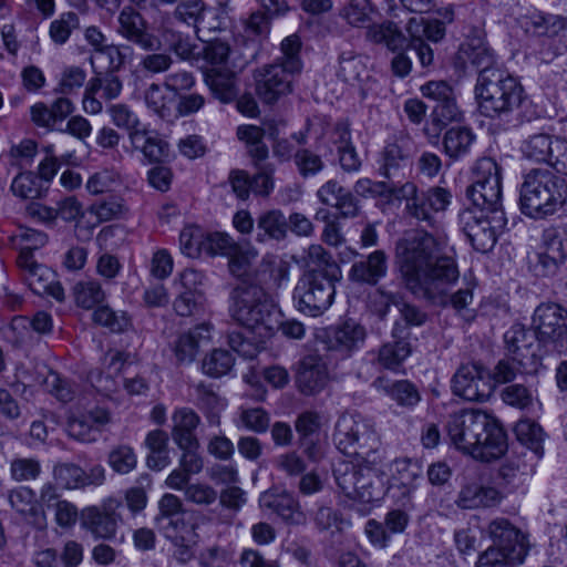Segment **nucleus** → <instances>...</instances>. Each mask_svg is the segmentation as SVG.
<instances>
[{"mask_svg":"<svg viewBox=\"0 0 567 567\" xmlns=\"http://www.w3.org/2000/svg\"><path fill=\"white\" fill-rule=\"evenodd\" d=\"M107 113L112 123L128 133L131 143H136L142 140V130L144 128L137 114L126 104L116 103L111 104Z\"/></svg>","mask_w":567,"mask_h":567,"instance_id":"58836bf2","label":"nucleus"},{"mask_svg":"<svg viewBox=\"0 0 567 567\" xmlns=\"http://www.w3.org/2000/svg\"><path fill=\"white\" fill-rule=\"evenodd\" d=\"M293 163L303 178L317 176L326 167L322 157L307 147H300L293 153Z\"/></svg>","mask_w":567,"mask_h":567,"instance_id":"4d7b16f0","label":"nucleus"},{"mask_svg":"<svg viewBox=\"0 0 567 567\" xmlns=\"http://www.w3.org/2000/svg\"><path fill=\"white\" fill-rule=\"evenodd\" d=\"M420 475L421 470L416 463L409 458H396L392 463L390 489H402V496L409 497L415 489V481Z\"/></svg>","mask_w":567,"mask_h":567,"instance_id":"f704fd0d","label":"nucleus"},{"mask_svg":"<svg viewBox=\"0 0 567 567\" xmlns=\"http://www.w3.org/2000/svg\"><path fill=\"white\" fill-rule=\"evenodd\" d=\"M506 357L517 364L522 374L537 373L542 367L540 343L535 334H532L519 324L513 326L504 334Z\"/></svg>","mask_w":567,"mask_h":567,"instance_id":"9b49d317","label":"nucleus"},{"mask_svg":"<svg viewBox=\"0 0 567 567\" xmlns=\"http://www.w3.org/2000/svg\"><path fill=\"white\" fill-rule=\"evenodd\" d=\"M410 38L427 39L432 42L441 41L446 33L445 22L439 19L425 20L423 18H411L405 27Z\"/></svg>","mask_w":567,"mask_h":567,"instance_id":"49530a36","label":"nucleus"},{"mask_svg":"<svg viewBox=\"0 0 567 567\" xmlns=\"http://www.w3.org/2000/svg\"><path fill=\"white\" fill-rule=\"evenodd\" d=\"M234 362L235 359L231 352L225 349H215L205 357L202 369L209 377L220 378L231 370Z\"/></svg>","mask_w":567,"mask_h":567,"instance_id":"13d9d810","label":"nucleus"},{"mask_svg":"<svg viewBox=\"0 0 567 567\" xmlns=\"http://www.w3.org/2000/svg\"><path fill=\"white\" fill-rule=\"evenodd\" d=\"M205 233L197 226L183 228L179 235L182 252L190 258H197L204 254Z\"/></svg>","mask_w":567,"mask_h":567,"instance_id":"0e129e2a","label":"nucleus"},{"mask_svg":"<svg viewBox=\"0 0 567 567\" xmlns=\"http://www.w3.org/2000/svg\"><path fill=\"white\" fill-rule=\"evenodd\" d=\"M308 258L315 265L308 271H320L324 276L340 277L339 266L322 246L311 245L308 248Z\"/></svg>","mask_w":567,"mask_h":567,"instance_id":"69168bd1","label":"nucleus"},{"mask_svg":"<svg viewBox=\"0 0 567 567\" xmlns=\"http://www.w3.org/2000/svg\"><path fill=\"white\" fill-rule=\"evenodd\" d=\"M91 92H99L102 90V97L106 100L116 99L123 89L121 79L115 72H99L95 76L91 78L87 82Z\"/></svg>","mask_w":567,"mask_h":567,"instance_id":"e2e57ef3","label":"nucleus"},{"mask_svg":"<svg viewBox=\"0 0 567 567\" xmlns=\"http://www.w3.org/2000/svg\"><path fill=\"white\" fill-rule=\"evenodd\" d=\"M386 272L388 257L383 250H375L351 266L349 278L358 284L374 286Z\"/></svg>","mask_w":567,"mask_h":567,"instance_id":"cd10ccee","label":"nucleus"},{"mask_svg":"<svg viewBox=\"0 0 567 567\" xmlns=\"http://www.w3.org/2000/svg\"><path fill=\"white\" fill-rule=\"evenodd\" d=\"M367 37L373 43L384 44L393 52L402 50L408 42L399 25L392 21L373 24L369 28Z\"/></svg>","mask_w":567,"mask_h":567,"instance_id":"ea45409f","label":"nucleus"},{"mask_svg":"<svg viewBox=\"0 0 567 567\" xmlns=\"http://www.w3.org/2000/svg\"><path fill=\"white\" fill-rule=\"evenodd\" d=\"M117 21V32L126 40L137 44L146 51H155L159 49V40L148 32L145 19L134 8H123L118 14Z\"/></svg>","mask_w":567,"mask_h":567,"instance_id":"412c9836","label":"nucleus"},{"mask_svg":"<svg viewBox=\"0 0 567 567\" xmlns=\"http://www.w3.org/2000/svg\"><path fill=\"white\" fill-rule=\"evenodd\" d=\"M360 429L354 436L352 454L357 460H363L371 464H382L383 455L381 441L370 421L364 417L359 421Z\"/></svg>","mask_w":567,"mask_h":567,"instance_id":"a878e982","label":"nucleus"},{"mask_svg":"<svg viewBox=\"0 0 567 567\" xmlns=\"http://www.w3.org/2000/svg\"><path fill=\"white\" fill-rule=\"evenodd\" d=\"M365 336V329L361 324L346 321L333 331L329 338L328 348L342 357H348L361 347Z\"/></svg>","mask_w":567,"mask_h":567,"instance_id":"7c9ffc66","label":"nucleus"},{"mask_svg":"<svg viewBox=\"0 0 567 567\" xmlns=\"http://www.w3.org/2000/svg\"><path fill=\"white\" fill-rule=\"evenodd\" d=\"M8 499L11 507L30 523L39 527L44 525V513L37 502L35 493L31 488L25 486L14 488L10 492Z\"/></svg>","mask_w":567,"mask_h":567,"instance_id":"2f4dec72","label":"nucleus"},{"mask_svg":"<svg viewBox=\"0 0 567 567\" xmlns=\"http://www.w3.org/2000/svg\"><path fill=\"white\" fill-rule=\"evenodd\" d=\"M259 504L260 507L276 513L287 523L300 524L303 520L298 502L289 493L267 491L260 495Z\"/></svg>","mask_w":567,"mask_h":567,"instance_id":"c85d7f7f","label":"nucleus"},{"mask_svg":"<svg viewBox=\"0 0 567 567\" xmlns=\"http://www.w3.org/2000/svg\"><path fill=\"white\" fill-rule=\"evenodd\" d=\"M453 393L466 401L484 402L494 392L491 373L477 363L461 365L452 380Z\"/></svg>","mask_w":567,"mask_h":567,"instance_id":"f8f14e48","label":"nucleus"},{"mask_svg":"<svg viewBox=\"0 0 567 567\" xmlns=\"http://www.w3.org/2000/svg\"><path fill=\"white\" fill-rule=\"evenodd\" d=\"M92 318L95 323L115 333L125 331L131 324V320L125 311H115L109 306L97 307Z\"/></svg>","mask_w":567,"mask_h":567,"instance_id":"6e6d98bb","label":"nucleus"},{"mask_svg":"<svg viewBox=\"0 0 567 567\" xmlns=\"http://www.w3.org/2000/svg\"><path fill=\"white\" fill-rule=\"evenodd\" d=\"M186 514L183 501L174 494L166 493L158 501L155 525L166 539L184 536L183 533L188 526Z\"/></svg>","mask_w":567,"mask_h":567,"instance_id":"aec40b11","label":"nucleus"},{"mask_svg":"<svg viewBox=\"0 0 567 567\" xmlns=\"http://www.w3.org/2000/svg\"><path fill=\"white\" fill-rule=\"evenodd\" d=\"M362 416L359 414L344 413L339 416L333 432V442L337 449L343 454H352L354 436L360 429L359 421Z\"/></svg>","mask_w":567,"mask_h":567,"instance_id":"a19ab883","label":"nucleus"},{"mask_svg":"<svg viewBox=\"0 0 567 567\" xmlns=\"http://www.w3.org/2000/svg\"><path fill=\"white\" fill-rule=\"evenodd\" d=\"M475 138L470 127L453 126L443 136L444 153L454 161L460 159L470 153Z\"/></svg>","mask_w":567,"mask_h":567,"instance_id":"e433bc0d","label":"nucleus"},{"mask_svg":"<svg viewBox=\"0 0 567 567\" xmlns=\"http://www.w3.org/2000/svg\"><path fill=\"white\" fill-rule=\"evenodd\" d=\"M532 327L539 342L551 344L559 353L567 351V310L560 305L540 303L534 311Z\"/></svg>","mask_w":567,"mask_h":567,"instance_id":"9d476101","label":"nucleus"},{"mask_svg":"<svg viewBox=\"0 0 567 567\" xmlns=\"http://www.w3.org/2000/svg\"><path fill=\"white\" fill-rule=\"evenodd\" d=\"M209 333V324L202 323L179 336L174 348L177 360L182 363L194 361L199 348L210 339Z\"/></svg>","mask_w":567,"mask_h":567,"instance_id":"72a5a7b5","label":"nucleus"},{"mask_svg":"<svg viewBox=\"0 0 567 567\" xmlns=\"http://www.w3.org/2000/svg\"><path fill=\"white\" fill-rule=\"evenodd\" d=\"M413 154L412 140L403 134L395 136L379 153V175L388 181L404 176L405 172L412 166Z\"/></svg>","mask_w":567,"mask_h":567,"instance_id":"2eb2a0df","label":"nucleus"},{"mask_svg":"<svg viewBox=\"0 0 567 567\" xmlns=\"http://www.w3.org/2000/svg\"><path fill=\"white\" fill-rule=\"evenodd\" d=\"M10 239L12 246L20 251L17 265H25V262L33 260V250L43 247L48 243L47 234L32 228H20Z\"/></svg>","mask_w":567,"mask_h":567,"instance_id":"c9c22d12","label":"nucleus"},{"mask_svg":"<svg viewBox=\"0 0 567 567\" xmlns=\"http://www.w3.org/2000/svg\"><path fill=\"white\" fill-rule=\"evenodd\" d=\"M544 249L566 261L567 259V228L563 226L549 227L543 233Z\"/></svg>","mask_w":567,"mask_h":567,"instance_id":"338daca9","label":"nucleus"},{"mask_svg":"<svg viewBox=\"0 0 567 567\" xmlns=\"http://www.w3.org/2000/svg\"><path fill=\"white\" fill-rule=\"evenodd\" d=\"M485 534L492 540L488 548H497L509 555L515 563L522 564L528 553L524 533L505 517H497L488 523Z\"/></svg>","mask_w":567,"mask_h":567,"instance_id":"ddd939ff","label":"nucleus"},{"mask_svg":"<svg viewBox=\"0 0 567 567\" xmlns=\"http://www.w3.org/2000/svg\"><path fill=\"white\" fill-rule=\"evenodd\" d=\"M230 313L240 326L267 339L279 330L281 311L270 293L257 284L240 282L230 295Z\"/></svg>","mask_w":567,"mask_h":567,"instance_id":"f03ea898","label":"nucleus"},{"mask_svg":"<svg viewBox=\"0 0 567 567\" xmlns=\"http://www.w3.org/2000/svg\"><path fill=\"white\" fill-rule=\"evenodd\" d=\"M144 100L147 109L153 111L163 120H168L173 115L175 96L164 86L152 83L144 93Z\"/></svg>","mask_w":567,"mask_h":567,"instance_id":"c03bdc74","label":"nucleus"},{"mask_svg":"<svg viewBox=\"0 0 567 567\" xmlns=\"http://www.w3.org/2000/svg\"><path fill=\"white\" fill-rule=\"evenodd\" d=\"M53 477L62 488H83L84 470L74 463H58L53 467Z\"/></svg>","mask_w":567,"mask_h":567,"instance_id":"052dcab7","label":"nucleus"},{"mask_svg":"<svg viewBox=\"0 0 567 567\" xmlns=\"http://www.w3.org/2000/svg\"><path fill=\"white\" fill-rule=\"evenodd\" d=\"M142 140L132 143L133 147L141 150L150 162H162L169 155L168 144L157 136L147 135V130H142Z\"/></svg>","mask_w":567,"mask_h":567,"instance_id":"680f3d73","label":"nucleus"},{"mask_svg":"<svg viewBox=\"0 0 567 567\" xmlns=\"http://www.w3.org/2000/svg\"><path fill=\"white\" fill-rule=\"evenodd\" d=\"M121 507L122 503L115 498L107 499L101 507H87L82 511L81 524L95 538L112 539L122 522Z\"/></svg>","mask_w":567,"mask_h":567,"instance_id":"f3484780","label":"nucleus"},{"mask_svg":"<svg viewBox=\"0 0 567 567\" xmlns=\"http://www.w3.org/2000/svg\"><path fill=\"white\" fill-rule=\"evenodd\" d=\"M288 220L279 209L262 213L257 219L256 239L265 243L268 239L281 240L287 235Z\"/></svg>","mask_w":567,"mask_h":567,"instance_id":"4c0bfd02","label":"nucleus"},{"mask_svg":"<svg viewBox=\"0 0 567 567\" xmlns=\"http://www.w3.org/2000/svg\"><path fill=\"white\" fill-rule=\"evenodd\" d=\"M475 94L481 113L492 118L513 113L525 100L523 85L503 69L481 70Z\"/></svg>","mask_w":567,"mask_h":567,"instance_id":"20e7f679","label":"nucleus"},{"mask_svg":"<svg viewBox=\"0 0 567 567\" xmlns=\"http://www.w3.org/2000/svg\"><path fill=\"white\" fill-rule=\"evenodd\" d=\"M302 42L298 34H290L286 37L280 43L281 56L275 63L280 64L290 72L300 74L303 68L301 60Z\"/></svg>","mask_w":567,"mask_h":567,"instance_id":"3c124183","label":"nucleus"},{"mask_svg":"<svg viewBox=\"0 0 567 567\" xmlns=\"http://www.w3.org/2000/svg\"><path fill=\"white\" fill-rule=\"evenodd\" d=\"M398 199L404 200V214L416 221L432 226L435 215L444 212L451 203V193L440 186L419 189L412 182H406L398 189Z\"/></svg>","mask_w":567,"mask_h":567,"instance_id":"0eeeda50","label":"nucleus"},{"mask_svg":"<svg viewBox=\"0 0 567 567\" xmlns=\"http://www.w3.org/2000/svg\"><path fill=\"white\" fill-rule=\"evenodd\" d=\"M329 142L336 147L339 164L344 172L354 173L360 169L361 159L352 143L351 131L348 123H337L329 135Z\"/></svg>","mask_w":567,"mask_h":567,"instance_id":"393cba45","label":"nucleus"},{"mask_svg":"<svg viewBox=\"0 0 567 567\" xmlns=\"http://www.w3.org/2000/svg\"><path fill=\"white\" fill-rule=\"evenodd\" d=\"M411 354V346L405 340H395L383 344L378 361L385 369H396Z\"/></svg>","mask_w":567,"mask_h":567,"instance_id":"5fc2aeb1","label":"nucleus"},{"mask_svg":"<svg viewBox=\"0 0 567 567\" xmlns=\"http://www.w3.org/2000/svg\"><path fill=\"white\" fill-rule=\"evenodd\" d=\"M340 277L324 276L320 271H306L293 290L297 309L309 316H321L332 305Z\"/></svg>","mask_w":567,"mask_h":567,"instance_id":"423d86ee","label":"nucleus"},{"mask_svg":"<svg viewBox=\"0 0 567 567\" xmlns=\"http://www.w3.org/2000/svg\"><path fill=\"white\" fill-rule=\"evenodd\" d=\"M372 386L383 392L400 406L413 408L421 401V394L415 384L409 380L391 381L385 377H378Z\"/></svg>","mask_w":567,"mask_h":567,"instance_id":"c756f323","label":"nucleus"},{"mask_svg":"<svg viewBox=\"0 0 567 567\" xmlns=\"http://www.w3.org/2000/svg\"><path fill=\"white\" fill-rule=\"evenodd\" d=\"M107 464L115 473L125 475L136 467L137 457L130 445L121 444L110 451Z\"/></svg>","mask_w":567,"mask_h":567,"instance_id":"bf43d9fd","label":"nucleus"},{"mask_svg":"<svg viewBox=\"0 0 567 567\" xmlns=\"http://www.w3.org/2000/svg\"><path fill=\"white\" fill-rule=\"evenodd\" d=\"M462 118V112L460 111L456 99H452L435 104L432 111V123L431 127H426L424 131L427 135L433 132V137H437L439 133L444 126L451 122H458Z\"/></svg>","mask_w":567,"mask_h":567,"instance_id":"09e8293b","label":"nucleus"},{"mask_svg":"<svg viewBox=\"0 0 567 567\" xmlns=\"http://www.w3.org/2000/svg\"><path fill=\"white\" fill-rule=\"evenodd\" d=\"M75 302L83 309H92L105 299V292L95 280L79 281L73 288Z\"/></svg>","mask_w":567,"mask_h":567,"instance_id":"864d4df0","label":"nucleus"},{"mask_svg":"<svg viewBox=\"0 0 567 567\" xmlns=\"http://www.w3.org/2000/svg\"><path fill=\"white\" fill-rule=\"evenodd\" d=\"M369 76L364 59L351 51L341 53L339 58L338 78L343 82L355 85Z\"/></svg>","mask_w":567,"mask_h":567,"instance_id":"37998d69","label":"nucleus"},{"mask_svg":"<svg viewBox=\"0 0 567 567\" xmlns=\"http://www.w3.org/2000/svg\"><path fill=\"white\" fill-rule=\"evenodd\" d=\"M494 61V51L486 42L484 31L478 28L472 29L458 48L456 64L460 68H465L470 63L481 70H499L493 65Z\"/></svg>","mask_w":567,"mask_h":567,"instance_id":"6ab92c4d","label":"nucleus"},{"mask_svg":"<svg viewBox=\"0 0 567 567\" xmlns=\"http://www.w3.org/2000/svg\"><path fill=\"white\" fill-rule=\"evenodd\" d=\"M499 493L494 487L470 483L462 487L456 504L464 509L489 507L498 503Z\"/></svg>","mask_w":567,"mask_h":567,"instance_id":"473e14b6","label":"nucleus"},{"mask_svg":"<svg viewBox=\"0 0 567 567\" xmlns=\"http://www.w3.org/2000/svg\"><path fill=\"white\" fill-rule=\"evenodd\" d=\"M441 250V244L433 235L419 231L396 243V261L406 289L416 298L435 306L451 305L462 312L472 303L473 291L464 288L447 295L460 271L454 259L443 256Z\"/></svg>","mask_w":567,"mask_h":567,"instance_id":"f257e3e1","label":"nucleus"},{"mask_svg":"<svg viewBox=\"0 0 567 567\" xmlns=\"http://www.w3.org/2000/svg\"><path fill=\"white\" fill-rule=\"evenodd\" d=\"M296 75H298L296 72H290L275 62L267 64L256 71V94L264 103L274 104L292 91Z\"/></svg>","mask_w":567,"mask_h":567,"instance_id":"dca6fc26","label":"nucleus"},{"mask_svg":"<svg viewBox=\"0 0 567 567\" xmlns=\"http://www.w3.org/2000/svg\"><path fill=\"white\" fill-rule=\"evenodd\" d=\"M485 426L483 433L473 441L471 456L484 462L497 460L503 456L508 447L507 435L501 423L485 413Z\"/></svg>","mask_w":567,"mask_h":567,"instance_id":"a211bd4d","label":"nucleus"},{"mask_svg":"<svg viewBox=\"0 0 567 567\" xmlns=\"http://www.w3.org/2000/svg\"><path fill=\"white\" fill-rule=\"evenodd\" d=\"M398 189L391 182L372 181L368 177L358 179L353 185L355 195L363 198H383L386 202L396 198Z\"/></svg>","mask_w":567,"mask_h":567,"instance_id":"8fccbe9b","label":"nucleus"},{"mask_svg":"<svg viewBox=\"0 0 567 567\" xmlns=\"http://www.w3.org/2000/svg\"><path fill=\"white\" fill-rule=\"evenodd\" d=\"M567 198L566 181L549 169L536 168L525 175L519 189L520 212L544 219L563 207Z\"/></svg>","mask_w":567,"mask_h":567,"instance_id":"7ed1b4c3","label":"nucleus"},{"mask_svg":"<svg viewBox=\"0 0 567 567\" xmlns=\"http://www.w3.org/2000/svg\"><path fill=\"white\" fill-rule=\"evenodd\" d=\"M555 138L545 133L530 135L522 144L524 156L536 163H548L553 157Z\"/></svg>","mask_w":567,"mask_h":567,"instance_id":"a18cd8bd","label":"nucleus"},{"mask_svg":"<svg viewBox=\"0 0 567 567\" xmlns=\"http://www.w3.org/2000/svg\"><path fill=\"white\" fill-rule=\"evenodd\" d=\"M321 204L334 207L338 218H355L361 214L360 202L354 192L340 185L336 179H329L317 190Z\"/></svg>","mask_w":567,"mask_h":567,"instance_id":"4be33fe9","label":"nucleus"},{"mask_svg":"<svg viewBox=\"0 0 567 567\" xmlns=\"http://www.w3.org/2000/svg\"><path fill=\"white\" fill-rule=\"evenodd\" d=\"M381 465L363 460L340 463L333 471L337 485L348 498L362 504L380 501L384 495Z\"/></svg>","mask_w":567,"mask_h":567,"instance_id":"39448f33","label":"nucleus"},{"mask_svg":"<svg viewBox=\"0 0 567 567\" xmlns=\"http://www.w3.org/2000/svg\"><path fill=\"white\" fill-rule=\"evenodd\" d=\"M205 83L213 96L224 104H228L238 95L237 71L230 68H207L204 71Z\"/></svg>","mask_w":567,"mask_h":567,"instance_id":"b1692460","label":"nucleus"},{"mask_svg":"<svg viewBox=\"0 0 567 567\" xmlns=\"http://www.w3.org/2000/svg\"><path fill=\"white\" fill-rule=\"evenodd\" d=\"M18 267L23 272L24 280L30 289L37 295H44V289L54 278L53 271L38 264L34 259L25 262V265H18Z\"/></svg>","mask_w":567,"mask_h":567,"instance_id":"603ef678","label":"nucleus"},{"mask_svg":"<svg viewBox=\"0 0 567 567\" xmlns=\"http://www.w3.org/2000/svg\"><path fill=\"white\" fill-rule=\"evenodd\" d=\"M204 292L179 291L174 301V309L181 317L195 316L204 310Z\"/></svg>","mask_w":567,"mask_h":567,"instance_id":"774afa93","label":"nucleus"},{"mask_svg":"<svg viewBox=\"0 0 567 567\" xmlns=\"http://www.w3.org/2000/svg\"><path fill=\"white\" fill-rule=\"evenodd\" d=\"M458 223L473 248L487 252L495 246L498 231L506 225V218L503 210L486 213L465 208L458 215Z\"/></svg>","mask_w":567,"mask_h":567,"instance_id":"1a4fd4ad","label":"nucleus"},{"mask_svg":"<svg viewBox=\"0 0 567 567\" xmlns=\"http://www.w3.org/2000/svg\"><path fill=\"white\" fill-rule=\"evenodd\" d=\"M238 246L234 241V239L224 233H213V234H206L205 235V246H204V254L208 256H215V255H225L229 256L230 262V269L233 272H236L241 268V262L236 259V255L238 252Z\"/></svg>","mask_w":567,"mask_h":567,"instance_id":"79ce46f5","label":"nucleus"},{"mask_svg":"<svg viewBox=\"0 0 567 567\" xmlns=\"http://www.w3.org/2000/svg\"><path fill=\"white\" fill-rule=\"evenodd\" d=\"M327 379V368L319 355L308 354L301 359L296 382L303 394L320 392L326 386Z\"/></svg>","mask_w":567,"mask_h":567,"instance_id":"5701e85b","label":"nucleus"},{"mask_svg":"<svg viewBox=\"0 0 567 567\" xmlns=\"http://www.w3.org/2000/svg\"><path fill=\"white\" fill-rule=\"evenodd\" d=\"M172 440L177 447L199 445L196 429L200 424L199 415L189 408H181L172 414Z\"/></svg>","mask_w":567,"mask_h":567,"instance_id":"bb28decb","label":"nucleus"},{"mask_svg":"<svg viewBox=\"0 0 567 567\" xmlns=\"http://www.w3.org/2000/svg\"><path fill=\"white\" fill-rule=\"evenodd\" d=\"M485 412L477 410H463L450 415L446 422V432L451 443L460 451L471 455L473 441L483 433Z\"/></svg>","mask_w":567,"mask_h":567,"instance_id":"4468645a","label":"nucleus"},{"mask_svg":"<svg viewBox=\"0 0 567 567\" xmlns=\"http://www.w3.org/2000/svg\"><path fill=\"white\" fill-rule=\"evenodd\" d=\"M474 209L496 213L502 209V167L492 157L477 161L474 181L466 190Z\"/></svg>","mask_w":567,"mask_h":567,"instance_id":"6e6552de","label":"nucleus"},{"mask_svg":"<svg viewBox=\"0 0 567 567\" xmlns=\"http://www.w3.org/2000/svg\"><path fill=\"white\" fill-rule=\"evenodd\" d=\"M517 440L530 450L538 458L544 454V431L532 420H520L514 427Z\"/></svg>","mask_w":567,"mask_h":567,"instance_id":"de8ad7c7","label":"nucleus"}]
</instances>
